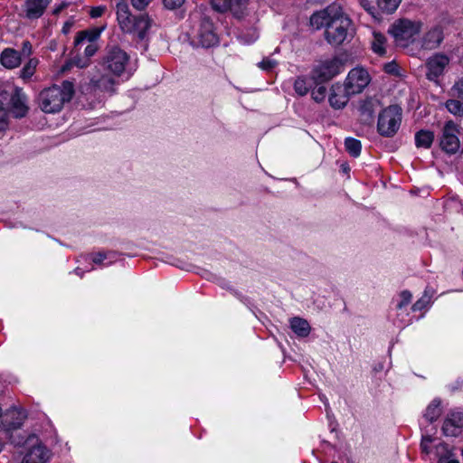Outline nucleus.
Masks as SVG:
<instances>
[{
	"label": "nucleus",
	"instance_id": "nucleus-1",
	"mask_svg": "<svg viewBox=\"0 0 463 463\" xmlns=\"http://www.w3.org/2000/svg\"><path fill=\"white\" fill-rule=\"evenodd\" d=\"M74 95V85L70 80L62 81L61 85H53L43 90L39 94V106L45 113L59 112L66 102Z\"/></svg>",
	"mask_w": 463,
	"mask_h": 463
},
{
	"label": "nucleus",
	"instance_id": "nucleus-2",
	"mask_svg": "<svg viewBox=\"0 0 463 463\" xmlns=\"http://www.w3.org/2000/svg\"><path fill=\"white\" fill-rule=\"evenodd\" d=\"M103 70L117 78L128 80L136 71L131 65L129 54L118 46H108L102 57Z\"/></svg>",
	"mask_w": 463,
	"mask_h": 463
},
{
	"label": "nucleus",
	"instance_id": "nucleus-3",
	"mask_svg": "<svg viewBox=\"0 0 463 463\" xmlns=\"http://www.w3.org/2000/svg\"><path fill=\"white\" fill-rule=\"evenodd\" d=\"M10 441L15 446L24 445L26 447L21 463H47L51 459V450L34 434L29 435L25 439L24 438L15 439L11 435Z\"/></svg>",
	"mask_w": 463,
	"mask_h": 463
},
{
	"label": "nucleus",
	"instance_id": "nucleus-4",
	"mask_svg": "<svg viewBox=\"0 0 463 463\" xmlns=\"http://www.w3.org/2000/svg\"><path fill=\"white\" fill-rule=\"evenodd\" d=\"M351 24V20L345 15L341 9L339 15H336L326 29L325 36L327 43L333 46L342 44L350 35Z\"/></svg>",
	"mask_w": 463,
	"mask_h": 463
},
{
	"label": "nucleus",
	"instance_id": "nucleus-5",
	"mask_svg": "<svg viewBox=\"0 0 463 463\" xmlns=\"http://www.w3.org/2000/svg\"><path fill=\"white\" fill-rule=\"evenodd\" d=\"M401 121L402 109L397 105L389 106L379 114L378 132L383 137H392L398 131Z\"/></svg>",
	"mask_w": 463,
	"mask_h": 463
},
{
	"label": "nucleus",
	"instance_id": "nucleus-6",
	"mask_svg": "<svg viewBox=\"0 0 463 463\" xmlns=\"http://www.w3.org/2000/svg\"><path fill=\"white\" fill-rule=\"evenodd\" d=\"M421 25L420 22L403 19L393 24L389 32L392 34L398 45L406 47L413 42L414 37L420 32Z\"/></svg>",
	"mask_w": 463,
	"mask_h": 463
},
{
	"label": "nucleus",
	"instance_id": "nucleus-7",
	"mask_svg": "<svg viewBox=\"0 0 463 463\" xmlns=\"http://www.w3.org/2000/svg\"><path fill=\"white\" fill-rule=\"evenodd\" d=\"M344 62L340 57L335 56L322 61L313 71V78L319 82L330 80L344 70Z\"/></svg>",
	"mask_w": 463,
	"mask_h": 463
},
{
	"label": "nucleus",
	"instance_id": "nucleus-8",
	"mask_svg": "<svg viewBox=\"0 0 463 463\" xmlns=\"http://www.w3.org/2000/svg\"><path fill=\"white\" fill-rule=\"evenodd\" d=\"M369 82V73L364 69L357 67L349 71L343 88L347 95L352 96L361 93Z\"/></svg>",
	"mask_w": 463,
	"mask_h": 463
},
{
	"label": "nucleus",
	"instance_id": "nucleus-9",
	"mask_svg": "<svg viewBox=\"0 0 463 463\" xmlns=\"http://www.w3.org/2000/svg\"><path fill=\"white\" fill-rule=\"evenodd\" d=\"M459 128L453 121L445 123L440 137V146L448 154H455L460 147L458 138Z\"/></svg>",
	"mask_w": 463,
	"mask_h": 463
},
{
	"label": "nucleus",
	"instance_id": "nucleus-10",
	"mask_svg": "<svg viewBox=\"0 0 463 463\" xmlns=\"http://www.w3.org/2000/svg\"><path fill=\"white\" fill-rule=\"evenodd\" d=\"M198 43L204 48H209L218 43V37L214 32L213 24L208 17H202L196 29Z\"/></svg>",
	"mask_w": 463,
	"mask_h": 463
},
{
	"label": "nucleus",
	"instance_id": "nucleus-11",
	"mask_svg": "<svg viewBox=\"0 0 463 463\" xmlns=\"http://www.w3.org/2000/svg\"><path fill=\"white\" fill-rule=\"evenodd\" d=\"M341 9L340 5L333 4L321 11L314 13L310 17V24L317 30L322 27L326 29L335 17L339 15Z\"/></svg>",
	"mask_w": 463,
	"mask_h": 463
},
{
	"label": "nucleus",
	"instance_id": "nucleus-12",
	"mask_svg": "<svg viewBox=\"0 0 463 463\" xmlns=\"http://www.w3.org/2000/svg\"><path fill=\"white\" fill-rule=\"evenodd\" d=\"M249 0H211L213 8L219 13L231 11L232 14L241 18L243 16Z\"/></svg>",
	"mask_w": 463,
	"mask_h": 463
},
{
	"label": "nucleus",
	"instance_id": "nucleus-13",
	"mask_svg": "<svg viewBox=\"0 0 463 463\" xmlns=\"http://www.w3.org/2000/svg\"><path fill=\"white\" fill-rule=\"evenodd\" d=\"M463 429V411H451L444 420L442 431L445 436L457 437Z\"/></svg>",
	"mask_w": 463,
	"mask_h": 463
},
{
	"label": "nucleus",
	"instance_id": "nucleus-14",
	"mask_svg": "<svg viewBox=\"0 0 463 463\" xmlns=\"http://www.w3.org/2000/svg\"><path fill=\"white\" fill-rule=\"evenodd\" d=\"M25 417V413L18 410H11L4 416L1 425L9 439L11 435L14 438L12 432L22 427Z\"/></svg>",
	"mask_w": 463,
	"mask_h": 463
},
{
	"label": "nucleus",
	"instance_id": "nucleus-15",
	"mask_svg": "<svg viewBox=\"0 0 463 463\" xmlns=\"http://www.w3.org/2000/svg\"><path fill=\"white\" fill-rule=\"evenodd\" d=\"M449 62V58L444 54H435L430 58L427 61V78L430 80H436L443 74Z\"/></svg>",
	"mask_w": 463,
	"mask_h": 463
},
{
	"label": "nucleus",
	"instance_id": "nucleus-16",
	"mask_svg": "<svg viewBox=\"0 0 463 463\" xmlns=\"http://www.w3.org/2000/svg\"><path fill=\"white\" fill-rule=\"evenodd\" d=\"M52 0H25L23 6L24 16L29 20L40 18Z\"/></svg>",
	"mask_w": 463,
	"mask_h": 463
},
{
	"label": "nucleus",
	"instance_id": "nucleus-17",
	"mask_svg": "<svg viewBox=\"0 0 463 463\" xmlns=\"http://www.w3.org/2000/svg\"><path fill=\"white\" fill-rule=\"evenodd\" d=\"M131 25L133 28H130L129 31H126L125 33L135 34L138 39L144 40L152 26V20L147 14H140L136 16Z\"/></svg>",
	"mask_w": 463,
	"mask_h": 463
},
{
	"label": "nucleus",
	"instance_id": "nucleus-18",
	"mask_svg": "<svg viewBox=\"0 0 463 463\" xmlns=\"http://www.w3.org/2000/svg\"><path fill=\"white\" fill-rule=\"evenodd\" d=\"M102 75H95L90 79L91 84L99 90L113 93L116 90L118 81L117 76H114L107 71Z\"/></svg>",
	"mask_w": 463,
	"mask_h": 463
},
{
	"label": "nucleus",
	"instance_id": "nucleus-19",
	"mask_svg": "<svg viewBox=\"0 0 463 463\" xmlns=\"http://www.w3.org/2000/svg\"><path fill=\"white\" fill-rule=\"evenodd\" d=\"M117 20L120 29L125 33L133 28L131 24L136 16L131 14L128 5L125 1H120L117 4Z\"/></svg>",
	"mask_w": 463,
	"mask_h": 463
},
{
	"label": "nucleus",
	"instance_id": "nucleus-20",
	"mask_svg": "<svg viewBox=\"0 0 463 463\" xmlns=\"http://www.w3.org/2000/svg\"><path fill=\"white\" fill-rule=\"evenodd\" d=\"M443 40V32L440 27L435 26L429 30L421 39V48L433 50L439 46Z\"/></svg>",
	"mask_w": 463,
	"mask_h": 463
},
{
	"label": "nucleus",
	"instance_id": "nucleus-21",
	"mask_svg": "<svg viewBox=\"0 0 463 463\" xmlns=\"http://www.w3.org/2000/svg\"><path fill=\"white\" fill-rule=\"evenodd\" d=\"M349 97L342 85L335 84L331 87L328 100L332 108L339 109L346 105Z\"/></svg>",
	"mask_w": 463,
	"mask_h": 463
},
{
	"label": "nucleus",
	"instance_id": "nucleus-22",
	"mask_svg": "<svg viewBox=\"0 0 463 463\" xmlns=\"http://www.w3.org/2000/svg\"><path fill=\"white\" fill-rule=\"evenodd\" d=\"M105 28L106 25L104 24L99 27H93L88 30L79 32L74 40L75 46H79L84 42L96 43L100 37V34L105 30Z\"/></svg>",
	"mask_w": 463,
	"mask_h": 463
},
{
	"label": "nucleus",
	"instance_id": "nucleus-23",
	"mask_svg": "<svg viewBox=\"0 0 463 463\" xmlns=\"http://www.w3.org/2000/svg\"><path fill=\"white\" fill-rule=\"evenodd\" d=\"M22 61L21 54L13 48H5L0 55V62L6 69L17 68Z\"/></svg>",
	"mask_w": 463,
	"mask_h": 463
},
{
	"label": "nucleus",
	"instance_id": "nucleus-24",
	"mask_svg": "<svg viewBox=\"0 0 463 463\" xmlns=\"http://www.w3.org/2000/svg\"><path fill=\"white\" fill-rule=\"evenodd\" d=\"M93 264L107 267L118 260V254L116 251H99L91 253L89 256Z\"/></svg>",
	"mask_w": 463,
	"mask_h": 463
},
{
	"label": "nucleus",
	"instance_id": "nucleus-25",
	"mask_svg": "<svg viewBox=\"0 0 463 463\" xmlns=\"http://www.w3.org/2000/svg\"><path fill=\"white\" fill-rule=\"evenodd\" d=\"M290 328L299 337H307L311 331L309 323L299 317H295L290 319Z\"/></svg>",
	"mask_w": 463,
	"mask_h": 463
},
{
	"label": "nucleus",
	"instance_id": "nucleus-26",
	"mask_svg": "<svg viewBox=\"0 0 463 463\" xmlns=\"http://www.w3.org/2000/svg\"><path fill=\"white\" fill-rule=\"evenodd\" d=\"M13 113L16 118L24 117L27 112L25 105V97L19 91H16L11 98Z\"/></svg>",
	"mask_w": 463,
	"mask_h": 463
},
{
	"label": "nucleus",
	"instance_id": "nucleus-27",
	"mask_svg": "<svg viewBox=\"0 0 463 463\" xmlns=\"http://www.w3.org/2000/svg\"><path fill=\"white\" fill-rule=\"evenodd\" d=\"M434 141V133L421 129L415 134V145L418 148L429 149Z\"/></svg>",
	"mask_w": 463,
	"mask_h": 463
},
{
	"label": "nucleus",
	"instance_id": "nucleus-28",
	"mask_svg": "<svg viewBox=\"0 0 463 463\" xmlns=\"http://www.w3.org/2000/svg\"><path fill=\"white\" fill-rule=\"evenodd\" d=\"M441 402L439 399H434L427 407L426 411L424 413V418L430 421L433 422L439 419L441 415Z\"/></svg>",
	"mask_w": 463,
	"mask_h": 463
},
{
	"label": "nucleus",
	"instance_id": "nucleus-29",
	"mask_svg": "<svg viewBox=\"0 0 463 463\" xmlns=\"http://www.w3.org/2000/svg\"><path fill=\"white\" fill-rule=\"evenodd\" d=\"M385 42L386 39L383 34L373 32L372 40V50L378 55L385 53Z\"/></svg>",
	"mask_w": 463,
	"mask_h": 463
},
{
	"label": "nucleus",
	"instance_id": "nucleus-30",
	"mask_svg": "<svg viewBox=\"0 0 463 463\" xmlns=\"http://www.w3.org/2000/svg\"><path fill=\"white\" fill-rule=\"evenodd\" d=\"M346 151L354 157H357L361 154L362 145L360 140L354 137H346L345 140Z\"/></svg>",
	"mask_w": 463,
	"mask_h": 463
},
{
	"label": "nucleus",
	"instance_id": "nucleus-31",
	"mask_svg": "<svg viewBox=\"0 0 463 463\" xmlns=\"http://www.w3.org/2000/svg\"><path fill=\"white\" fill-rule=\"evenodd\" d=\"M311 88V82L304 78L298 77L294 82V90L299 96H305Z\"/></svg>",
	"mask_w": 463,
	"mask_h": 463
},
{
	"label": "nucleus",
	"instance_id": "nucleus-32",
	"mask_svg": "<svg viewBox=\"0 0 463 463\" xmlns=\"http://www.w3.org/2000/svg\"><path fill=\"white\" fill-rule=\"evenodd\" d=\"M38 63L39 61L36 58H31L21 70V77L24 80L30 79L34 74Z\"/></svg>",
	"mask_w": 463,
	"mask_h": 463
},
{
	"label": "nucleus",
	"instance_id": "nucleus-33",
	"mask_svg": "<svg viewBox=\"0 0 463 463\" xmlns=\"http://www.w3.org/2000/svg\"><path fill=\"white\" fill-rule=\"evenodd\" d=\"M452 98L446 101L445 106L447 109L453 115L458 117H463V102L459 101L458 99Z\"/></svg>",
	"mask_w": 463,
	"mask_h": 463
},
{
	"label": "nucleus",
	"instance_id": "nucleus-34",
	"mask_svg": "<svg viewBox=\"0 0 463 463\" xmlns=\"http://www.w3.org/2000/svg\"><path fill=\"white\" fill-rule=\"evenodd\" d=\"M449 93L452 98L463 99V78H459L454 82Z\"/></svg>",
	"mask_w": 463,
	"mask_h": 463
},
{
	"label": "nucleus",
	"instance_id": "nucleus-35",
	"mask_svg": "<svg viewBox=\"0 0 463 463\" xmlns=\"http://www.w3.org/2000/svg\"><path fill=\"white\" fill-rule=\"evenodd\" d=\"M401 0H378L379 6L387 13L394 12L399 5Z\"/></svg>",
	"mask_w": 463,
	"mask_h": 463
},
{
	"label": "nucleus",
	"instance_id": "nucleus-36",
	"mask_svg": "<svg viewBox=\"0 0 463 463\" xmlns=\"http://www.w3.org/2000/svg\"><path fill=\"white\" fill-rule=\"evenodd\" d=\"M412 295L409 290H403L399 295V302L397 303V308L402 310L407 307L411 301Z\"/></svg>",
	"mask_w": 463,
	"mask_h": 463
},
{
	"label": "nucleus",
	"instance_id": "nucleus-37",
	"mask_svg": "<svg viewBox=\"0 0 463 463\" xmlns=\"http://www.w3.org/2000/svg\"><path fill=\"white\" fill-rule=\"evenodd\" d=\"M360 112L362 116V120L364 123H369L373 120V109L369 103H365L360 107Z\"/></svg>",
	"mask_w": 463,
	"mask_h": 463
},
{
	"label": "nucleus",
	"instance_id": "nucleus-38",
	"mask_svg": "<svg viewBox=\"0 0 463 463\" xmlns=\"http://www.w3.org/2000/svg\"><path fill=\"white\" fill-rule=\"evenodd\" d=\"M430 297L424 294L420 299H418L411 307L412 311H420L430 305Z\"/></svg>",
	"mask_w": 463,
	"mask_h": 463
},
{
	"label": "nucleus",
	"instance_id": "nucleus-39",
	"mask_svg": "<svg viewBox=\"0 0 463 463\" xmlns=\"http://www.w3.org/2000/svg\"><path fill=\"white\" fill-rule=\"evenodd\" d=\"M8 127V112L0 100V131H4Z\"/></svg>",
	"mask_w": 463,
	"mask_h": 463
},
{
	"label": "nucleus",
	"instance_id": "nucleus-40",
	"mask_svg": "<svg viewBox=\"0 0 463 463\" xmlns=\"http://www.w3.org/2000/svg\"><path fill=\"white\" fill-rule=\"evenodd\" d=\"M278 64V61L270 57L264 58L258 66L266 71H269L274 69Z\"/></svg>",
	"mask_w": 463,
	"mask_h": 463
},
{
	"label": "nucleus",
	"instance_id": "nucleus-41",
	"mask_svg": "<svg viewBox=\"0 0 463 463\" xmlns=\"http://www.w3.org/2000/svg\"><path fill=\"white\" fill-rule=\"evenodd\" d=\"M326 96V88L325 86H318L312 91V98L317 102L325 100Z\"/></svg>",
	"mask_w": 463,
	"mask_h": 463
},
{
	"label": "nucleus",
	"instance_id": "nucleus-42",
	"mask_svg": "<svg viewBox=\"0 0 463 463\" xmlns=\"http://www.w3.org/2000/svg\"><path fill=\"white\" fill-rule=\"evenodd\" d=\"M164 6L168 10H175L181 7L184 0H162Z\"/></svg>",
	"mask_w": 463,
	"mask_h": 463
},
{
	"label": "nucleus",
	"instance_id": "nucleus-43",
	"mask_svg": "<svg viewBox=\"0 0 463 463\" xmlns=\"http://www.w3.org/2000/svg\"><path fill=\"white\" fill-rule=\"evenodd\" d=\"M432 441L433 439L429 435L422 437L420 449L424 453L429 454L430 452V444L432 443Z\"/></svg>",
	"mask_w": 463,
	"mask_h": 463
},
{
	"label": "nucleus",
	"instance_id": "nucleus-44",
	"mask_svg": "<svg viewBox=\"0 0 463 463\" xmlns=\"http://www.w3.org/2000/svg\"><path fill=\"white\" fill-rule=\"evenodd\" d=\"M98 50L99 45L97 43H89L88 45L85 47L84 54L88 59H90L97 52Z\"/></svg>",
	"mask_w": 463,
	"mask_h": 463
},
{
	"label": "nucleus",
	"instance_id": "nucleus-45",
	"mask_svg": "<svg viewBox=\"0 0 463 463\" xmlns=\"http://www.w3.org/2000/svg\"><path fill=\"white\" fill-rule=\"evenodd\" d=\"M152 1L153 0H131V4L135 9L142 11L146 9Z\"/></svg>",
	"mask_w": 463,
	"mask_h": 463
},
{
	"label": "nucleus",
	"instance_id": "nucleus-46",
	"mask_svg": "<svg viewBox=\"0 0 463 463\" xmlns=\"http://www.w3.org/2000/svg\"><path fill=\"white\" fill-rule=\"evenodd\" d=\"M360 5L368 12L371 15L374 16L375 7L373 5L370 0H359Z\"/></svg>",
	"mask_w": 463,
	"mask_h": 463
},
{
	"label": "nucleus",
	"instance_id": "nucleus-47",
	"mask_svg": "<svg viewBox=\"0 0 463 463\" xmlns=\"http://www.w3.org/2000/svg\"><path fill=\"white\" fill-rule=\"evenodd\" d=\"M106 9L107 8L104 5H99V6L92 7L90 11V15L92 18H99V17L102 16V14L105 13Z\"/></svg>",
	"mask_w": 463,
	"mask_h": 463
},
{
	"label": "nucleus",
	"instance_id": "nucleus-48",
	"mask_svg": "<svg viewBox=\"0 0 463 463\" xmlns=\"http://www.w3.org/2000/svg\"><path fill=\"white\" fill-rule=\"evenodd\" d=\"M33 52V48H32V44L29 41H24L23 42V44H22V50H21V56L24 55V56H30Z\"/></svg>",
	"mask_w": 463,
	"mask_h": 463
},
{
	"label": "nucleus",
	"instance_id": "nucleus-49",
	"mask_svg": "<svg viewBox=\"0 0 463 463\" xmlns=\"http://www.w3.org/2000/svg\"><path fill=\"white\" fill-rule=\"evenodd\" d=\"M259 37L258 33L254 30L251 33L249 39H247L244 35H241L240 38L244 43H251L255 42Z\"/></svg>",
	"mask_w": 463,
	"mask_h": 463
},
{
	"label": "nucleus",
	"instance_id": "nucleus-50",
	"mask_svg": "<svg viewBox=\"0 0 463 463\" xmlns=\"http://www.w3.org/2000/svg\"><path fill=\"white\" fill-rule=\"evenodd\" d=\"M74 64L79 67V68H84V67H87L88 64H89V60H81V59H77L74 61Z\"/></svg>",
	"mask_w": 463,
	"mask_h": 463
},
{
	"label": "nucleus",
	"instance_id": "nucleus-51",
	"mask_svg": "<svg viewBox=\"0 0 463 463\" xmlns=\"http://www.w3.org/2000/svg\"><path fill=\"white\" fill-rule=\"evenodd\" d=\"M396 70V65L394 63H388L385 65V71L388 73H393Z\"/></svg>",
	"mask_w": 463,
	"mask_h": 463
},
{
	"label": "nucleus",
	"instance_id": "nucleus-52",
	"mask_svg": "<svg viewBox=\"0 0 463 463\" xmlns=\"http://www.w3.org/2000/svg\"><path fill=\"white\" fill-rule=\"evenodd\" d=\"M74 272H75L77 275H79V276L82 277V274H83L84 270H83L82 269H80V267H77V268L74 269Z\"/></svg>",
	"mask_w": 463,
	"mask_h": 463
},
{
	"label": "nucleus",
	"instance_id": "nucleus-53",
	"mask_svg": "<svg viewBox=\"0 0 463 463\" xmlns=\"http://www.w3.org/2000/svg\"><path fill=\"white\" fill-rule=\"evenodd\" d=\"M446 463H459L457 459H449Z\"/></svg>",
	"mask_w": 463,
	"mask_h": 463
},
{
	"label": "nucleus",
	"instance_id": "nucleus-54",
	"mask_svg": "<svg viewBox=\"0 0 463 463\" xmlns=\"http://www.w3.org/2000/svg\"><path fill=\"white\" fill-rule=\"evenodd\" d=\"M94 269V266H90V268H87L85 271H90Z\"/></svg>",
	"mask_w": 463,
	"mask_h": 463
},
{
	"label": "nucleus",
	"instance_id": "nucleus-55",
	"mask_svg": "<svg viewBox=\"0 0 463 463\" xmlns=\"http://www.w3.org/2000/svg\"><path fill=\"white\" fill-rule=\"evenodd\" d=\"M4 447H5V444L0 443V453H1V452H2V450L4 449Z\"/></svg>",
	"mask_w": 463,
	"mask_h": 463
}]
</instances>
